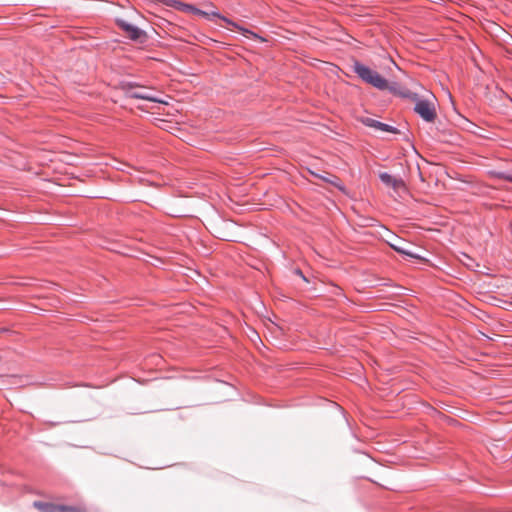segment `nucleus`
I'll list each match as a JSON object with an SVG mask.
<instances>
[{"instance_id":"obj_1","label":"nucleus","mask_w":512,"mask_h":512,"mask_svg":"<svg viewBox=\"0 0 512 512\" xmlns=\"http://www.w3.org/2000/svg\"><path fill=\"white\" fill-rule=\"evenodd\" d=\"M353 71L366 83L372 85L373 87L386 90L392 89L389 86L386 79H384L378 72L370 69L369 67L363 65L362 63L355 61L353 64Z\"/></svg>"},{"instance_id":"obj_2","label":"nucleus","mask_w":512,"mask_h":512,"mask_svg":"<svg viewBox=\"0 0 512 512\" xmlns=\"http://www.w3.org/2000/svg\"><path fill=\"white\" fill-rule=\"evenodd\" d=\"M414 111L425 121L427 122H433L436 117H437V113H436V109H435V104L433 101L431 100H421V99H417L415 101V107H414Z\"/></svg>"},{"instance_id":"obj_3","label":"nucleus","mask_w":512,"mask_h":512,"mask_svg":"<svg viewBox=\"0 0 512 512\" xmlns=\"http://www.w3.org/2000/svg\"><path fill=\"white\" fill-rule=\"evenodd\" d=\"M125 91L126 95L130 98L142 99L156 103H165L163 100L150 93L147 88L139 87L136 84H127L125 86Z\"/></svg>"},{"instance_id":"obj_4","label":"nucleus","mask_w":512,"mask_h":512,"mask_svg":"<svg viewBox=\"0 0 512 512\" xmlns=\"http://www.w3.org/2000/svg\"><path fill=\"white\" fill-rule=\"evenodd\" d=\"M117 24L127 33L130 39L135 41H142V39L145 38V33L138 27L120 19L117 20Z\"/></svg>"},{"instance_id":"obj_5","label":"nucleus","mask_w":512,"mask_h":512,"mask_svg":"<svg viewBox=\"0 0 512 512\" xmlns=\"http://www.w3.org/2000/svg\"><path fill=\"white\" fill-rule=\"evenodd\" d=\"M360 121L365 126L374 128L376 130H380V131H383V132H389V133H398V130L395 127L390 126V125L385 124V123H382V122H379V121H377L375 119H372L370 117H361Z\"/></svg>"},{"instance_id":"obj_6","label":"nucleus","mask_w":512,"mask_h":512,"mask_svg":"<svg viewBox=\"0 0 512 512\" xmlns=\"http://www.w3.org/2000/svg\"><path fill=\"white\" fill-rule=\"evenodd\" d=\"M379 178L385 185L391 187L395 191L405 188V184L402 179L394 177L389 173L382 172L380 173Z\"/></svg>"},{"instance_id":"obj_7","label":"nucleus","mask_w":512,"mask_h":512,"mask_svg":"<svg viewBox=\"0 0 512 512\" xmlns=\"http://www.w3.org/2000/svg\"><path fill=\"white\" fill-rule=\"evenodd\" d=\"M33 506L41 512H61L62 505H56L53 503L35 501Z\"/></svg>"},{"instance_id":"obj_8","label":"nucleus","mask_w":512,"mask_h":512,"mask_svg":"<svg viewBox=\"0 0 512 512\" xmlns=\"http://www.w3.org/2000/svg\"><path fill=\"white\" fill-rule=\"evenodd\" d=\"M173 8H175L177 10H180V11L192 12V13L203 15V16H207L208 15V13L195 8L194 6H192L190 4L183 3V2H181L179 0H176V3H175Z\"/></svg>"},{"instance_id":"obj_9","label":"nucleus","mask_w":512,"mask_h":512,"mask_svg":"<svg viewBox=\"0 0 512 512\" xmlns=\"http://www.w3.org/2000/svg\"><path fill=\"white\" fill-rule=\"evenodd\" d=\"M311 174L324 180L325 182H328V183L334 185L335 187L339 188L340 190L344 191V187L340 184V180L338 177L331 175L329 173H327L326 175H318L314 172H311Z\"/></svg>"},{"instance_id":"obj_10","label":"nucleus","mask_w":512,"mask_h":512,"mask_svg":"<svg viewBox=\"0 0 512 512\" xmlns=\"http://www.w3.org/2000/svg\"><path fill=\"white\" fill-rule=\"evenodd\" d=\"M390 90L393 91L394 93H397V94L401 95L404 98H409V99H411L413 101H416L419 98L416 93H413V92H411L408 89H399V90H397L396 88L392 87V89H390Z\"/></svg>"},{"instance_id":"obj_11","label":"nucleus","mask_w":512,"mask_h":512,"mask_svg":"<svg viewBox=\"0 0 512 512\" xmlns=\"http://www.w3.org/2000/svg\"><path fill=\"white\" fill-rule=\"evenodd\" d=\"M391 247L396 250L397 252H400L402 254L414 257V254H412L410 251H408L404 246L403 243L399 241L398 244H391Z\"/></svg>"},{"instance_id":"obj_12","label":"nucleus","mask_w":512,"mask_h":512,"mask_svg":"<svg viewBox=\"0 0 512 512\" xmlns=\"http://www.w3.org/2000/svg\"><path fill=\"white\" fill-rule=\"evenodd\" d=\"M224 20H225L226 22H228L229 24H231L232 26H234V27H235L236 29H238L239 31H241L244 35H246V34H250V35H252L253 37H258V36H257L256 34H254L253 32H251V31H249V30H247V29H245V28H242V27L238 26L237 24H235V23H233V22H231V21H229V20H227V19H224Z\"/></svg>"},{"instance_id":"obj_13","label":"nucleus","mask_w":512,"mask_h":512,"mask_svg":"<svg viewBox=\"0 0 512 512\" xmlns=\"http://www.w3.org/2000/svg\"><path fill=\"white\" fill-rule=\"evenodd\" d=\"M61 512H86V511L79 507L62 505Z\"/></svg>"},{"instance_id":"obj_14","label":"nucleus","mask_w":512,"mask_h":512,"mask_svg":"<svg viewBox=\"0 0 512 512\" xmlns=\"http://www.w3.org/2000/svg\"><path fill=\"white\" fill-rule=\"evenodd\" d=\"M165 5L169 7H174L176 0H161Z\"/></svg>"},{"instance_id":"obj_15","label":"nucleus","mask_w":512,"mask_h":512,"mask_svg":"<svg viewBox=\"0 0 512 512\" xmlns=\"http://www.w3.org/2000/svg\"><path fill=\"white\" fill-rule=\"evenodd\" d=\"M501 177L507 181L512 182V175H502Z\"/></svg>"}]
</instances>
